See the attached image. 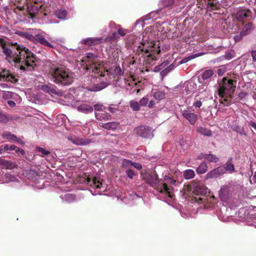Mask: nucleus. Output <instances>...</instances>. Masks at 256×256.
Segmentation results:
<instances>
[{
  "label": "nucleus",
  "instance_id": "12",
  "mask_svg": "<svg viewBox=\"0 0 256 256\" xmlns=\"http://www.w3.org/2000/svg\"><path fill=\"white\" fill-rule=\"evenodd\" d=\"M182 94L183 96H186L192 92H194L196 88V84L194 80H190L185 82L183 84L179 86Z\"/></svg>",
  "mask_w": 256,
  "mask_h": 256
},
{
  "label": "nucleus",
  "instance_id": "43",
  "mask_svg": "<svg viewBox=\"0 0 256 256\" xmlns=\"http://www.w3.org/2000/svg\"><path fill=\"white\" fill-rule=\"evenodd\" d=\"M168 64L169 63L168 61H165L159 66H155L154 70V72H159L160 70H162L163 69L165 68L168 65Z\"/></svg>",
  "mask_w": 256,
  "mask_h": 256
},
{
  "label": "nucleus",
  "instance_id": "26",
  "mask_svg": "<svg viewBox=\"0 0 256 256\" xmlns=\"http://www.w3.org/2000/svg\"><path fill=\"white\" fill-rule=\"evenodd\" d=\"M108 50L110 56H112L115 60L118 58L119 54L121 52L120 48L117 46H114V48L110 46Z\"/></svg>",
  "mask_w": 256,
  "mask_h": 256
},
{
  "label": "nucleus",
  "instance_id": "18",
  "mask_svg": "<svg viewBox=\"0 0 256 256\" xmlns=\"http://www.w3.org/2000/svg\"><path fill=\"white\" fill-rule=\"evenodd\" d=\"M0 81L10 82L11 83H15L16 78L14 76L10 73L9 71L6 70H2L0 72Z\"/></svg>",
  "mask_w": 256,
  "mask_h": 256
},
{
  "label": "nucleus",
  "instance_id": "39",
  "mask_svg": "<svg viewBox=\"0 0 256 256\" xmlns=\"http://www.w3.org/2000/svg\"><path fill=\"white\" fill-rule=\"evenodd\" d=\"M225 169V172L226 171L230 172H232L234 170V166L231 162V160H229L225 164L224 166L223 167Z\"/></svg>",
  "mask_w": 256,
  "mask_h": 256
},
{
  "label": "nucleus",
  "instance_id": "23",
  "mask_svg": "<svg viewBox=\"0 0 256 256\" xmlns=\"http://www.w3.org/2000/svg\"><path fill=\"white\" fill-rule=\"evenodd\" d=\"M77 110L84 114H90L93 112L94 108L90 105L84 103L81 104L77 106Z\"/></svg>",
  "mask_w": 256,
  "mask_h": 256
},
{
  "label": "nucleus",
  "instance_id": "64",
  "mask_svg": "<svg viewBox=\"0 0 256 256\" xmlns=\"http://www.w3.org/2000/svg\"><path fill=\"white\" fill-rule=\"evenodd\" d=\"M108 110L112 112H116L118 110L116 108L111 106L108 107Z\"/></svg>",
  "mask_w": 256,
  "mask_h": 256
},
{
  "label": "nucleus",
  "instance_id": "40",
  "mask_svg": "<svg viewBox=\"0 0 256 256\" xmlns=\"http://www.w3.org/2000/svg\"><path fill=\"white\" fill-rule=\"evenodd\" d=\"M154 97L158 100H163L165 97V92L164 91H156L154 93Z\"/></svg>",
  "mask_w": 256,
  "mask_h": 256
},
{
  "label": "nucleus",
  "instance_id": "38",
  "mask_svg": "<svg viewBox=\"0 0 256 256\" xmlns=\"http://www.w3.org/2000/svg\"><path fill=\"white\" fill-rule=\"evenodd\" d=\"M2 164L7 169L12 170L16 167L17 165L15 162L9 160H4Z\"/></svg>",
  "mask_w": 256,
  "mask_h": 256
},
{
  "label": "nucleus",
  "instance_id": "52",
  "mask_svg": "<svg viewBox=\"0 0 256 256\" xmlns=\"http://www.w3.org/2000/svg\"><path fill=\"white\" fill-rule=\"evenodd\" d=\"M126 173L127 176L130 179H132L134 178V171L130 168L126 170Z\"/></svg>",
  "mask_w": 256,
  "mask_h": 256
},
{
  "label": "nucleus",
  "instance_id": "33",
  "mask_svg": "<svg viewBox=\"0 0 256 256\" xmlns=\"http://www.w3.org/2000/svg\"><path fill=\"white\" fill-rule=\"evenodd\" d=\"M4 183H8L10 182L18 183L20 182L15 175L12 174L10 173H6L4 176Z\"/></svg>",
  "mask_w": 256,
  "mask_h": 256
},
{
  "label": "nucleus",
  "instance_id": "44",
  "mask_svg": "<svg viewBox=\"0 0 256 256\" xmlns=\"http://www.w3.org/2000/svg\"><path fill=\"white\" fill-rule=\"evenodd\" d=\"M200 56V54H197L195 55H190L184 58H182L180 60V64H182L186 63V62H188L189 60L196 58V56Z\"/></svg>",
  "mask_w": 256,
  "mask_h": 256
},
{
  "label": "nucleus",
  "instance_id": "54",
  "mask_svg": "<svg viewBox=\"0 0 256 256\" xmlns=\"http://www.w3.org/2000/svg\"><path fill=\"white\" fill-rule=\"evenodd\" d=\"M94 108L96 111L101 112L104 111L103 109L104 108V106L102 104H96L94 105Z\"/></svg>",
  "mask_w": 256,
  "mask_h": 256
},
{
  "label": "nucleus",
  "instance_id": "34",
  "mask_svg": "<svg viewBox=\"0 0 256 256\" xmlns=\"http://www.w3.org/2000/svg\"><path fill=\"white\" fill-rule=\"evenodd\" d=\"M208 165L205 162H202L196 170V172L198 174H204L208 170Z\"/></svg>",
  "mask_w": 256,
  "mask_h": 256
},
{
  "label": "nucleus",
  "instance_id": "24",
  "mask_svg": "<svg viewBox=\"0 0 256 256\" xmlns=\"http://www.w3.org/2000/svg\"><path fill=\"white\" fill-rule=\"evenodd\" d=\"M198 158L200 160L205 159L209 162H216L218 161L219 158L216 155L212 154H201L198 156Z\"/></svg>",
  "mask_w": 256,
  "mask_h": 256
},
{
  "label": "nucleus",
  "instance_id": "27",
  "mask_svg": "<svg viewBox=\"0 0 256 256\" xmlns=\"http://www.w3.org/2000/svg\"><path fill=\"white\" fill-rule=\"evenodd\" d=\"M60 197L64 202H74L76 199L74 195L67 192L62 193L60 195Z\"/></svg>",
  "mask_w": 256,
  "mask_h": 256
},
{
  "label": "nucleus",
  "instance_id": "56",
  "mask_svg": "<svg viewBox=\"0 0 256 256\" xmlns=\"http://www.w3.org/2000/svg\"><path fill=\"white\" fill-rule=\"evenodd\" d=\"M14 150H15V153L19 156L23 155L24 154V151L22 149L17 146L16 149H15Z\"/></svg>",
  "mask_w": 256,
  "mask_h": 256
},
{
  "label": "nucleus",
  "instance_id": "10",
  "mask_svg": "<svg viewBox=\"0 0 256 256\" xmlns=\"http://www.w3.org/2000/svg\"><path fill=\"white\" fill-rule=\"evenodd\" d=\"M54 42V40L45 32L38 30L36 32V38L34 42H38L44 46L52 48L53 46L50 42Z\"/></svg>",
  "mask_w": 256,
  "mask_h": 256
},
{
  "label": "nucleus",
  "instance_id": "37",
  "mask_svg": "<svg viewBox=\"0 0 256 256\" xmlns=\"http://www.w3.org/2000/svg\"><path fill=\"white\" fill-rule=\"evenodd\" d=\"M197 132L204 136H210L212 135V132L210 130L202 126L198 128Z\"/></svg>",
  "mask_w": 256,
  "mask_h": 256
},
{
  "label": "nucleus",
  "instance_id": "45",
  "mask_svg": "<svg viewBox=\"0 0 256 256\" xmlns=\"http://www.w3.org/2000/svg\"><path fill=\"white\" fill-rule=\"evenodd\" d=\"M130 108L135 111L138 110L140 108V104L138 102L131 100L130 103Z\"/></svg>",
  "mask_w": 256,
  "mask_h": 256
},
{
  "label": "nucleus",
  "instance_id": "63",
  "mask_svg": "<svg viewBox=\"0 0 256 256\" xmlns=\"http://www.w3.org/2000/svg\"><path fill=\"white\" fill-rule=\"evenodd\" d=\"M155 105V102L154 100H150L148 104V107L149 108H152Z\"/></svg>",
  "mask_w": 256,
  "mask_h": 256
},
{
  "label": "nucleus",
  "instance_id": "7",
  "mask_svg": "<svg viewBox=\"0 0 256 256\" xmlns=\"http://www.w3.org/2000/svg\"><path fill=\"white\" fill-rule=\"evenodd\" d=\"M234 81L223 78L222 82L220 84L219 88L216 92L220 96V102L224 106H229L231 104L230 98L234 90Z\"/></svg>",
  "mask_w": 256,
  "mask_h": 256
},
{
  "label": "nucleus",
  "instance_id": "6",
  "mask_svg": "<svg viewBox=\"0 0 256 256\" xmlns=\"http://www.w3.org/2000/svg\"><path fill=\"white\" fill-rule=\"evenodd\" d=\"M52 80L56 84L70 85L74 80L73 74L62 66H52L50 70Z\"/></svg>",
  "mask_w": 256,
  "mask_h": 256
},
{
  "label": "nucleus",
  "instance_id": "20",
  "mask_svg": "<svg viewBox=\"0 0 256 256\" xmlns=\"http://www.w3.org/2000/svg\"><path fill=\"white\" fill-rule=\"evenodd\" d=\"M252 12L248 9L242 8L238 10L236 14V18L240 22H244V20L251 16Z\"/></svg>",
  "mask_w": 256,
  "mask_h": 256
},
{
  "label": "nucleus",
  "instance_id": "2",
  "mask_svg": "<svg viewBox=\"0 0 256 256\" xmlns=\"http://www.w3.org/2000/svg\"><path fill=\"white\" fill-rule=\"evenodd\" d=\"M7 38H0V46L6 59L12 66L19 68L22 72H32L36 66V56L22 45H16L17 52L6 46Z\"/></svg>",
  "mask_w": 256,
  "mask_h": 256
},
{
  "label": "nucleus",
  "instance_id": "9",
  "mask_svg": "<svg viewBox=\"0 0 256 256\" xmlns=\"http://www.w3.org/2000/svg\"><path fill=\"white\" fill-rule=\"evenodd\" d=\"M109 28L112 32V35L106 37V40L107 42H112L120 39V36H124L126 35L128 30L122 28L120 25L116 24L114 22L109 23Z\"/></svg>",
  "mask_w": 256,
  "mask_h": 256
},
{
  "label": "nucleus",
  "instance_id": "11",
  "mask_svg": "<svg viewBox=\"0 0 256 256\" xmlns=\"http://www.w3.org/2000/svg\"><path fill=\"white\" fill-rule=\"evenodd\" d=\"M86 182L88 185L96 190L94 194L92 192L93 195L101 194L102 192L104 190V184L100 178H94L92 179L88 178Z\"/></svg>",
  "mask_w": 256,
  "mask_h": 256
},
{
  "label": "nucleus",
  "instance_id": "53",
  "mask_svg": "<svg viewBox=\"0 0 256 256\" xmlns=\"http://www.w3.org/2000/svg\"><path fill=\"white\" fill-rule=\"evenodd\" d=\"M226 72V68L224 66H222L218 70L217 73L219 76H222Z\"/></svg>",
  "mask_w": 256,
  "mask_h": 256
},
{
  "label": "nucleus",
  "instance_id": "29",
  "mask_svg": "<svg viewBox=\"0 0 256 256\" xmlns=\"http://www.w3.org/2000/svg\"><path fill=\"white\" fill-rule=\"evenodd\" d=\"M122 165L123 167L125 168H129L132 166H133L136 168L138 170L142 169V166L140 164L137 162H134L130 160L126 159L123 160Z\"/></svg>",
  "mask_w": 256,
  "mask_h": 256
},
{
  "label": "nucleus",
  "instance_id": "49",
  "mask_svg": "<svg viewBox=\"0 0 256 256\" xmlns=\"http://www.w3.org/2000/svg\"><path fill=\"white\" fill-rule=\"evenodd\" d=\"M24 36L27 39H28L31 41H32L34 42H35L36 38V32L34 34V35L30 34V33H28V32H24Z\"/></svg>",
  "mask_w": 256,
  "mask_h": 256
},
{
  "label": "nucleus",
  "instance_id": "32",
  "mask_svg": "<svg viewBox=\"0 0 256 256\" xmlns=\"http://www.w3.org/2000/svg\"><path fill=\"white\" fill-rule=\"evenodd\" d=\"M148 16H146L144 18L143 20L139 19L137 20L135 23L133 28H138V30L141 32L143 30V28L144 26L145 23L144 20H148L150 18H148Z\"/></svg>",
  "mask_w": 256,
  "mask_h": 256
},
{
  "label": "nucleus",
  "instance_id": "28",
  "mask_svg": "<svg viewBox=\"0 0 256 256\" xmlns=\"http://www.w3.org/2000/svg\"><path fill=\"white\" fill-rule=\"evenodd\" d=\"M96 118L100 120H108L110 119L111 116L105 111H101L95 112Z\"/></svg>",
  "mask_w": 256,
  "mask_h": 256
},
{
  "label": "nucleus",
  "instance_id": "51",
  "mask_svg": "<svg viewBox=\"0 0 256 256\" xmlns=\"http://www.w3.org/2000/svg\"><path fill=\"white\" fill-rule=\"evenodd\" d=\"M37 150L42 154V156H46L50 154V152L48 150H46L42 148L38 147L37 148Z\"/></svg>",
  "mask_w": 256,
  "mask_h": 256
},
{
  "label": "nucleus",
  "instance_id": "58",
  "mask_svg": "<svg viewBox=\"0 0 256 256\" xmlns=\"http://www.w3.org/2000/svg\"><path fill=\"white\" fill-rule=\"evenodd\" d=\"M248 93L246 92H240L238 94V98L240 99H243L246 96H248Z\"/></svg>",
  "mask_w": 256,
  "mask_h": 256
},
{
  "label": "nucleus",
  "instance_id": "42",
  "mask_svg": "<svg viewBox=\"0 0 256 256\" xmlns=\"http://www.w3.org/2000/svg\"><path fill=\"white\" fill-rule=\"evenodd\" d=\"M2 137L4 138L10 140L14 141V139L16 138V136L12 134L10 132H5L2 134Z\"/></svg>",
  "mask_w": 256,
  "mask_h": 256
},
{
  "label": "nucleus",
  "instance_id": "62",
  "mask_svg": "<svg viewBox=\"0 0 256 256\" xmlns=\"http://www.w3.org/2000/svg\"><path fill=\"white\" fill-rule=\"evenodd\" d=\"M252 56L253 60L256 61V50L252 51Z\"/></svg>",
  "mask_w": 256,
  "mask_h": 256
},
{
  "label": "nucleus",
  "instance_id": "31",
  "mask_svg": "<svg viewBox=\"0 0 256 256\" xmlns=\"http://www.w3.org/2000/svg\"><path fill=\"white\" fill-rule=\"evenodd\" d=\"M118 126L116 122H110L106 123H101L100 126L106 130H116Z\"/></svg>",
  "mask_w": 256,
  "mask_h": 256
},
{
  "label": "nucleus",
  "instance_id": "55",
  "mask_svg": "<svg viewBox=\"0 0 256 256\" xmlns=\"http://www.w3.org/2000/svg\"><path fill=\"white\" fill-rule=\"evenodd\" d=\"M202 86H200L198 88V90L200 92H204L207 89V86L208 84H202Z\"/></svg>",
  "mask_w": 256,
  "mask_h": 256
},
{
  "label": "nucleus",
  "instance_id": "19",
  "mask_svg": "<svg viewBox=\"0 0 256 256\" xmlns=\"http://www.w3.org/2000/svg\"><path fill=\"white\" fill-rule=\"evenodd\" d=\"M225 173V169L220 166L207 173L206 176L208 179L216 178Z\"/></svg>",
  "mask_w": 256,
  "mask_h": 256
},
{
  "label": "nucleus",
  "instance_id": "8",
  "mask_svg": "<svg viewBox=\"0 0 256 256\" xmlns=\"http://www.w3.org/2000/svg\"><path fill=\"white\" fill-rule=\"evenodd\" d=\"M28 12L32 18L37 17L38 18L45 20L48 15V10L44 9L41 3L34 2L28 6Z\"/></svg>",
  "mask_w": 256,
  "mask_h": 256
},
{
  "label": "nucleus",
  "instance_id": "1",
  "mask_svg": "<svg viewBox=\"0 0 256 256\" xmlns=\"http://www.w3.org/2000/svg\"><path fill=\"white\" fill-rule=\"evenodd\" d=\"M98 56L92 53H88L86 57L83 62H84V69L89 72L94 74H100L101 76H106V81H102L100 84H96V78L94 76H88L84 80V88L89 91L96 92L101 90L106 86L110 83V80L112 78H118L123 74V72L119 66H116L114 69V72L110 74V70L105 71L103 66L98 61Z\"/></svg>",
  "mask_w": 256,
  "mask_h": 256
},
{
  "label": "nucleus",
  "instance_id": "13",
  "mask_svg": "<svg viewBox=\"0 0 256 256\" xmlns=\"http://www.w3.org/2000/svg\"><path fill=\"white\" fill-rule=\"evenodd\" d=\"M136 133L140 136L150 139L154 136L152 130L148 126H140L135 129Z\"/></svg>",
  "mask_w": 256,
  "mask_h": 256
},
{
  "label": "nucleus",
  "instance_id": "15",
  "mask_svg": "<svg viewBox=\"0 0 256 256\" xmlns=\"http://www.w3.org/2000/svg\"><path fill=\"white\" fill-rule=\"evenodd\" d=\"M254 26L252 22H248L246 24L242 30L240 32V34H236L234 36V40L236 42H238L240 41L242 38L249 34L251 31L254 30Z\"/></svg>",
  "mask_w": 256,
  "mask_h": 256
},
{
  "label": "nucleus",
  "instance_id": "17",
  "mask_svg": "<svg viewBox=\"0 0 256 256\" xmlns=\"http://www.w3.org/2000/svg\"><path fill=\"white\" fill-rule=\"evenodd\" d=\"M232 186H222L219 191V196L222 201L226 202L232 194Z\"/></svg>",
  "mask_w": 256,
  "mask_h": 256
},
{
  "label": "nucleus",
  "instance_id": "35",
  "mask_svg": "<svg viewBox=\"0 0 256 256\" xmlns=\"http://www.w3.org/2000/svg\"><path fill=\"white\" fill-rule=\"evenodd\" d=\"M56 16L61 20H65L66 18L67 12L64 10H58L55 12Z\"/></svg>",
  "mask_w": 256,
  "mask_h": 256
},
{
  "label": "nucleus",
  "instance_id": "30",
  "mask_svg": "<svg viewBox=\"0 0 256 256\" xmlns=\"http://www.w3.org/2000/svg\"><path fill=\"white\" fill-rule=\"evenodd\" d=\"M74 90L73 89H70L69 91L66 94L64 98L66 100V104H65L68 105L70 104H72L74 100Z\"/></svg>",
  "mask_w": 256,
  "mask_h": 256
},
{
  "label": "nucleus",
  "instance_id": "57",
  "mask_svg": "<svg viewBox=\"0 0 256 256\" xmlns=\"http://www.w3.org/2000/svg\"><path fill=\"white\" fill-rule=\"evenodd\" d=\"M169 70H168V68H164V70H162L161 72H160V74L162 75V77H164L165 76L168 72H169Z\"/></svg>",
  "mask_w": 256,
  "mask_h": 256
},
{
  "label": "nucleus",
  "instance_id": "60",
  "mask_svg": "<svg viewBox=\"0 0 256 256\" xmlns=\"http://www.w3.org/2000/svg\"><path fill=\"white\" fill-rule=\"evenodd\" d=\"M248 125L256 130V122L252 121H250L248 122Z\"/></svg>",
  "mask_w": 256,
  "mask_h": 256
},
{
  "label": "nucleus",
  "instance_id": "50",
  "mask_svg": "<svg viewBox=\"0 0 256 256\" xmlns=\"http://www.w3.org/2000/svg\"><path fill=\"white\" fill-rule=\"evenodd\" d=\"M148 98L147 97H144L140 100V106H144L148 104Z\"/></svg>",
  "mask_w": 256,
  "mask_h": 256
},
{
  "label": "nucleus",
  "instance_id": "59",
  "mask_svg": "<svg viewBox=\"0 0 256 256\" xmlns=\"http://www.w3.org/2000/svg\"><path fill=\"white\" fill-rule=\"evenodd\" d=\"M176 66L174 64H170V65H168L166 68H168V70H169V72H170L172 70H174Z\"/></svg>",
  "mask_w": 256,
  "mask_h": 256
},
{
  "label": "nucleus",
  "instance_id": "22",
  "mask_svg": "<svg viewBox=\"0 0 256 256\" xmlns=\"http://www.w3.org/2000/svg\"><path fill=\"white\" fill-rule=\"evenodd\" d=\"M68 139L73 144L78 146H86L91 142V140L89 139L79 138L76 136H70Z\"/></svg>",
  "mask_w": 256,
  "mask_h": 256
},
{
  "label": "nucleus",
  "instance_id": "36",
  "mask_svg": "<svg viewBox=\"0 0 256 256\" xmlns=\"http://www.w3.org/2000/svg\"><path fill=\"white\" fill-rule=\"evenodd\" d=\"M184 176L186 180H190L194 177L195 173L192 170H186L184 172Z\"/></svg>",
  "mask_w": 256,
  "mask_h": 256
},
{
  "label": "nucleus",
  "instance_id": "4",
  "mask_svg": "<svg viewBox=\"0 0 256 256\" xmlns=\"http://www.w3.org/2000/svg\"><path fill=\"white\" fill-rule=\"evenodd\" d=\"M126 44L127 45L132 46L134 45L138 47V50L142 52H144L148 56L154 54L156 53H160L159 48H156L154 43L153 42H146L144 40V34L142 36V39L138 36L134 35L128 36L126 40Z\"/></svg>",
  "mask_w": 256,
  "mask_h": 256
},
{
  "label": "nucleus",
  "instance_id": "5",
  "mask_svg": "<svg viewBox=\"0 0 256 256\" xmlns=\"http://www.w3.org/2000/svg\"><path fill=\"white\" fill-rule=\"evenodd\" d=\"M190 191L192 192V200L194 202L202 204L205 208L213 206L212 201L214 200V197L211 196L209 200L206 198L207 189L200 182H194L190 188Z\"/></svg>",
  "mask_w": 256,
  "mask_h": 256
},
{
  "label": "nucleus",
  "instance_id": "61",
  "mask_svg": "<svg viewBox=\"0 0 256 256\" xmlns=\"http://www.w3.org/2000/svg\"><path fill=\"white\" fill-rule=\"evenodd\" d=\"M8 104L11 108H13V107L15 106H16V103L12 100H8Z\"/></svg>",
  "mask_w": 256,
  "mask_h": 256
},
{
  "label": "nucleus",
  "instance_id": "21",
  "mask_svg": "<svg viewBox=\"0 0 256 256\" xmlns=\"http://www.w3.org/2000/svg\"><path fill=\"white\" fill-rule=\"evenodd\" d=\"M106 42V38H88L82 40V42L88 46L104 43Z\"/></svg>",
  "mask_w": 256,
  "mask_h": 256
},
{
  "label": "nucleus",
  "instance_id": "14",
  "mask_svg": "<svg viewBox=\"0 0 256 256\" xmlns=\"http://www.w3.org/2000/svg\"><path fill=\"white\" fill-rule=\"evenodd\" d=\"M182 114L190 124H194L198 120V115L192 108H187L186 110H182Z\"/></svg>",
  "mask_w": 256,
  "mask_h": 256
},
{
  "label": "nucleus",
  "instance_id": "3",
  "mask_svg": "<svg viewBox=\"0 0 256 256\" xmlns=\"http://www.w3.org/2000/svg\"><path fill=\"white\" fill-rule=\"evenodd\" d=\"M146 182L153 187L157 192L158 194L162 198H168L174 200V188L176 181L172 178L166 176L163 180H160L155 172L148 174L146 179Z\"/></svg>",
  "mask_w": 256,
  "mask_h": 256
},
{
  "label": "nucleus",
  "instance_id": "16",
  "mask_svg": "<svg viewBox=\"0 0 256 256\" xmlns=\"http://www.w3.org/2000/svg\"><path fill=\"white\" fill-rule=\"evenodd\" d=\"M214 72L212 70H204L198 78V82L200 84H208L212 80Z\"/></svg>",
  "mask_w": 256,
  "mask_h": 256
},
{
  "label": "nucleus",
  "instance_id": "46",
  "mask_svg": "<svg viewBox=\"0 0 256 256\" xmlns=\"http://www.w3.org/2000/svg\"><path fill=\"white\" fill-rule=\"evenodd\" d=\"M206 2H207L208 8L210 9H214L216 7V4L218 2L216 0H204Z\"/></svg>",
  "mask_w": 256,
  "mask_h": 256
},
{
  "label": "nucleus",
  "instance_id": "47",
  "mask_svg": "<svg viewBox=\"0 0 256 256\" xmlns=\"http://www.w3.org/2000/svg\"><path fill=\"white\" fill-rule=\"evenodd\" d=\"M161 3L164 7H171L174 4V0H162Z\"/></svg>",
  "mask_w": 256,
  "mask_h": 256
},
{
  "label": "nucleus",
  "instance_id": "41",
  "mask_svg": "<svg viewBox=\"0 0 256 256\" xmlns=\"http://www.w3.org/2000/svg\"><path fill=\"white\" fill-rule=\"evenodd\" d=\"M198 96H196L195 97L194 102L192 104L193 106L195 108H200L202 104V100H204V98L198 99L197 98Z\"/></svg>",
  "mask_w": 256,
  "mask_h": 256
},
{
  "label": "nucleus",
  "instance_id": "48",
  "mask_svg": "<svg viewBox=\"0 0 256 256\" xmlns=\"http://www.w3.org/2000/svg\"><path fill=\"white\" fill-rule=\"evenodd\" d=\"M16 146L14 144L8 146V144H4V151H6L8 152H12L16 149Z\"/></svg>",
  "mask_w": 256,
  "mask_h": 256
},
{
  "label": "nucleus",
  "instance_id": "25",
  "mask_svg": "<svg viewBox=\"0 0 256 256\" xmlns=\"http://www.w3.org/2000/svg\"><path fill=\"white\" fill-rule=\"evenodd\" d=\"M40 88L42 91L49 94H57L56 88L53 84H48L42 85Z\"/></svg>",
  "mask_w": 256,
  "mask_h": 256
}]
</instances>
